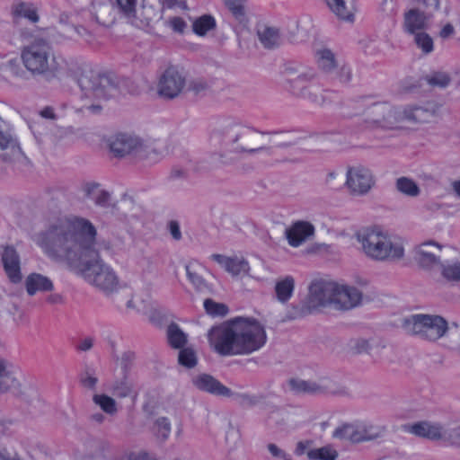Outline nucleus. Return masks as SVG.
Instances as JSON below:
<instances>
[{"mask_svg": "<svg viewBox=\"0 0 460 460\" xmlns=\"http://www.w3.org/2000/svg\"><path fill=\"white\" fill-rule=\"evenodd\" d=\"M0 148L2 150L11 149L20 151L16 137L11 132H4L0 129Z\"/></svg>", "mask_w": 460, "mask_h": 460, "instance_id": "nucleus-50", "label": "nucleus"}, {"mask_svg": "<svg viewBox=\"0 0 460 460\" xmlns=\"http://www.w3.org/2000/svg\"><path fill=\"white\" fill-rule=\"evenodd\" d=\"M349 118L367 129H393L399 125L398 108L386 102H372L369 96L350 99Z\"/></svg>", "mask_w": 460, "mask_h": 460, "instance_id": "nucleus-5", "label": "nucleus"}, {"mask_svg": "<svg viewBox=\"0 0 460 460\" xmlns=\"http://www.w3.org/2000/svg\"><path fill=\"white\" fill-rule=\"evenodd\" d=\"M10 392L26 402L39 397L38 390L6 360L0 358V393Z\"/></svg>", "mask_w": 460, "mask_h": 460, "instance_id": "nucleus-11", "label": "nucleus"}, {"mask_svg": "<svg viewBox=\"0 0 460 460\" xmlns=\"http://www.w3.org/2000/svg\"><path fill=\"white\" fill-rule=\"evenodd\" d=\"M275 296L282 304L287 303L293 296L295 289V279L292 276H286L278 279L275 284Z\"/></svg>", "mask_w": 460, "mask_h": 460, "instance_id": "nucleus-31", "label": "nucleus"}, {"mask_svg": "<svg viewBox=\"0 0 460 460\" xmlns=\"http://www.w3.org/2000/svg\"><path fill=\"white\" fill-rule=\"evenodd\" d=\"M437 270H439L440 276L444 280L447 282L460 281V261H441Z\"/></svg>", "mask_w": 460, "mask_h": 460, "instance_id": "nucleus-34", "label": "nucleus"}, {"mask_svg": "<svg viewBox=\"0 0 460 460\" xmlns=\"http://www.w3.org/2000/svg\"><path fill=\"white\" fill-rule=\"evenodd\" d=\"M395 186L398 191L409 197H417L420 192L417 183L408 177L398 178Z\"/></svg>", "mask_w": 460, "mask_h": 460, "instance_id": "nucleus-40", "label": "nucleus"}, {"mask_svg": "<svg viewBox=\"0 0 460 460\" xmlns=\"http://www.w3.org/2000/svg\"><path fill=\"white\" fill-rule=\"evenodd\" d=\"M83 102L80 111L98 114L102 110V102L114 95L116 85L111 79L92 69H84L77 78Z\"/></svg>", "mask_w": 460, "mask_h": 460, "instance_id": "nucleus-7", "label": "nucleus"}, {"mask_svg": "<svg viewBox=\"0 0 460 460\" xmlns=\"http://www.w3.org/2000/svg\"><path fill=\"white\" fill-rule=\"evenodd\" d=\"M314 234V226L309 222L297 221L285 231L288 243L292 247L302 245Z\"/></svg>", "mask_w": 460, "mask_h": 460, "instance_id": "nucleus-23", "label": "nucleus"}, {"mask_svg": "<svg viewBox=\"0 0 460 460\" xmlns=\"http://www.w3.org/2000/svg\"><path fill=\"white\" fill-rule=\"evenodd\" d=\"M193 385L203 392L217 396L231 397L233 392L208 374H200L193 377Z\"/></svg>", "mask_w": 460, "mask_h": 460, "instance_id": "nucleus-24", "label": "nucleus"}, {"mask_svg": "<svg viewBox=\"0 0 460 460\" xmlns=\"http://www.w3.org/2000/svg\"><path fill=\"white\" fill-rule=\"evenodd\" d=\"M111 391L113 394L119 398H126L128 396L137 395L133 383L126 375H124L121 379L116 380L113 383Z\"/></svg>", "mask_w": 460, "mask_h": 460, "instance_id": "nucleus-36", "label": "nucleus"}, {"mask_svg": "<svg viewBox=\"0 0 460 460\" xmlns=\"http://www.w3.org/2000/svg\"><path fill=\"white\" fill-rule=\"evenodd\" d=\"M190 89L196 93L199 94L208 89V84L203 80H195L190 84Z\"/></svg>", "mask_w": 460, "mask_h": 460, "instance_id": "nucleus-62", "label": "nucleus"}, {"mask_svg": "<svg viewBox=\"0 0 460 460\" xmlns=\"http://www.w3.org/2000/svg\"><path fill=\"white\" fill-rule=\"evenodd\" d=\"M178 361L181 366L188 368L194 367L197 365V356L191 348H185L180 350Z\"/></svg>", "mask_w": 460, "mask_h": 460, "instance_id": "nucleus-47", "label": "nucleus"}, {"mask_svg": "<svg viewBox=\"0 0 460 460\" xmlns=\"http://www.w3.org/2000/svg\"><path fill=\"white\" fill-rule=\"evenodd\" d=\"M14 12L17 15L26 18L31 22L39 21L37 9L32 4L20 3L15 6Z\"/></svg>", "mask_w": 460, "mask_h": 460, "instance_id": "nucleus-42", "label": "nucleus"}, {"mask_svg": "<svg viewBox=\"0 0 460 460\" xmlns=\"http://www.w3.org/2000/svg\"><path fill=\"white\" fill-rule=\"evenodd\" d=\"M240 434L239 432L231 428L226 434V443L228 445L230 449H234L239 442Z\"/></svg>", "mask_w": 460, "mask_h": 460, "instance_id": "nucleus-54", "label": "nucleus"}, {"mask_svg": "<svg viewBox=\"0 0 460 460\" xmlns=\"http://www.w3.org/2000/svg\"><path fill=\"white\" fill-rule=\"evenodd\" d=\"M314 60L318 69L327 75H339L341 78V73H340V64L337 59L336 54L330 49L321 48L314 51Z\"/></svg>", "mask_w": 460, "mask_h": 460, "instance_id": "nucleus-22", "label": "nucleus"}, {"mask_svg": "<svg viewBox=\"0 0 460 460\" xmlns=\"http://www.w3.org/2000/svg\"><path fill=\"white\" fill-rule=\"evenodd\" d=\"M378 348L385 349V344L383 341L374 342L373 340L361 337L352 338L349 343V350L352 355H360L362 353L370 355L373 349Z\"/></svg>", "mask_w": 460, "mask_h": 460, "instance_id": "nucleus-29", "label": "nucleus"}, {"mask_svg": "<svg viewBox=\"0 0 460 460\" xmlns=\"http://www.w3.org/2000/svg\"><path fill=\"white\" fill-rule=\"evenodd\" d=\"M185 270L189 280L194 285L196 288L200 290L206 287V282L204 279L196 271L194 263L187 264Z\"/></svg>", "mask_w": 460, "mask_h": 460, "instance_id": "nucleus-51", "label": "nucleus"}, {"mask_svg": "<svg viewBox=\"0 0 460 460\" xmlns=\"http://www.w3.org/2000/svg\"><path fill=\"white\" fill-rule=\"evenodd\" d=\"M214 145H223L232 159H243L261 153L271 154V148L261 146V132L237 120H226L210 133Z\"/></svg>", "mask_w": 460, "mask_h": 460, "instance_id": "nucleus-3", "label": "nucleus"}, {"mask_svg": "<svg viewBox=\"0 0 460 460\" xmlns=\"http://www.w3.org/2000/svg\"><path fill=\"white\" fill-rule=\"evenodd\" d=\"M83 190L85 196L98 206L108 207L111 204V194L101 189L100 184L96 182L85 183Z\"/></svg>", "mask_w": 460, "mask_h": 460, "instance_id": "nucleus-30", "label": "nucleus"}, {"mask_svg": "<svg viewBox=\"0 0 460 460\" xmlns=\"http://www.w3.org/2000/svg\"><path fill=\"white\" fill-rule=\"evenodd\" d=\"M233 15L243 22L245 18L246 0H224Z\"/></svg>", "mask_w": 460, "mask_h": 460, "instance_id": "nucleus-43", "label": "nucleus"}, {"mask_svg": "<svg viewBox=\"0 0 460 460\" xmlns=\"http://www.w3.org/2000/svg\"><path fill=\"white\" fill-rule=\"evenodd\" d=\"M429 18V14L420 12L419 9L409 10L404 13L403 27L405 31L410 34L418 33V31L426 28Z\"/></svg>", "mask_w": 460, "mask_h": 460, "instance_id": "nucleus-25", "label": "nucleus"}, {"mask_svg": "<svg viewBox=\"0 0 460 460\" xmlns=\"http://www.w3.org/2000/svg\"><path fill=\"white\" fill-rule=\"evenodd\" d=\"M376 184V179L368 168L361 164L351 166L347 170V189L354 196H365Z\"/></svg>", "mask_w": 460, "mask_h": 460, "instance_id": "nucleus-14", "label": "nucleus"}, {"mask_svg": "<svg viewBox=\"0 0 460 460\" xmlns=\"http://www.w3.org/2000/svg\"><path fill=\"white\" fill-rule=\"evenodd\" d=\"M261 43L267 49L278 47L281 43L279 30L275 27L262 26L258 30Z\"/></svg>", "mask_w": 460, "mask_h": 460, "instance_id": "nucleus-32", "label": "nucleus"}, {"mask_svg": "<svg viewBox=\"0 0 460 460\" xmlns=\"http://www.w3.org/2000/svg\"><path fill=\"white\" fill-rule=\"evenodd\" d=\"M349 4V10H347V22L353 23L355 14L358 12L359 8L356 0H347V4Z\"/></svg>", "mask_w": 460, "mask_h": 460, "instance_id": "nucleus-61", "label": "nucleus"}, {"mask_svg": "<svg viewBox=\"0 0 460 460\" xmlns=\"http://www.w3.org/2000/svg\"><path fill=\"white\" fill-rule=\"evenodd\" d=\"M292 94L316 105H323L324 103V97L321 89L313 83L305 84L303 88L292 93Z\"/></svg>", "mask_w": 460, "mask_h": 460, "instance_id": "nucleus-33", "label": "nucleus"}, {"mask_svg": "<svg viewBox=\"0 0 460 460\" xmlns=\"http://www.w3.org/2000/svg\"><path fill=\"white\" fill-rule=\"evenodd\" d=\"M289 390L296 394H318L323 393L324 389L316 382L291 378L288 382Z\"/></svg>", "mask_w": 460, "mask_h": 460, "instance_id": "nucleus-28", "label": "nucleus"}, {"mask_svg": "<svg viewBox=\"0 0 460 460\" xmlns=\"http://www.w3.org/2000/svg\"><path fill=\"white\" fill-rule=\"evenodd\" d=\"M440 252L441 246L438 243L434 242L423 243L416 248L414 259L420 268L433 271L441 263Z\"/></svg>", "mask_w": 460, "mask_h": 460, "instance_id": "nucleus-19", "label": "nucleus"}, {"mask_svg": "<svg viewBox=\"0 0 460 460\" xmlns=\"http://www.w3.org/2000/svg\"><path fill=\"white\" fill-rule=\"evenodd\" d=\"M267 449L270 453L272 457H274L276 459L286 460L288 456V455L285 452V450H283L282 448H280L279 446H277L274 443L268 444Z\"/></svg>", "mask_w": 460, "mask_h": 460, "instance_id": "nucleus-56", "label": "nucleus"}, {"mask_svg": "<svg viewBox=\"0 0 460 460\" xmlns=\"http://www.w3.org/2000/svg\"><path fill=\"white\" fill-rule=\"evenodd\" d=\"M306 456L309 460H335L338 452L332 446L327 445L308 450Z\"/></svg>", "mask_w": 460, "mask_h": 460, "instance_id": "nucleus-38", "label": "nucleus"}, {"mask_svg": "<svg viewBox=\"0 0 460 460\" xmlns=\"http://www.w3.org/2000/svg\"><path fill=\"white\" fill-rule=\"evenodd\" d=\"M127 460H156L153 458L149 454L140 451L130 453L127 456Z\"/></svg>", "mask_w": 460, "mask_h": 460, "instance_id": "nucleus-64", "label": "nucleus"}, {"mask_svg": "<svg viewBox=\"0 0 460 460\" xmlns=\"http://www.w3.org/2000/svg\"><path fill=\"white\" fill-rule=\"evenodd\" d=\"M204 307L206 312L212 316H224L227 314V306L221 303H217L212 299H206L204 301Z\"/></svg>", "mask_w": 460, "mask_h": 460, "instance_id": "nucleus-49", "label": "nucleus"}, {"mask_svg": "<svg viewBox=\"0 0 460 460\" xmlns=\"http://www.w3.org/2000/svg\"><path fill=\"white\" fill-rule=\"evenodd\" d=\"M402 328L409 335L436 341L447 333L448 324L440 315L416 314L404 317L402 320Z\"/></svg>", "mask_w": 460, "mask_h": 460, "instance_id": "nucleus-9", "label": "nucleus"}, {"mask_svg": "<svg viewBox=\"0 0 460 460\" xmlns=\"http://www.w3.org/2000/svg\"><path fill=\"white\" fill-rule=\"evenodd\" d=\"M25 288L29 296L37 292H48L54 288L52 281L40 273H31L25 279Z\"/></svg>", "mask_w": 460, "mask_h": 460, "instance_id": "nucleus-26", "label": "nucleus"}, {"mask_svg": "<svg viewBox=\"0 0 460 460\" xmlns=\"http://www.w3.org/2000/svg\"><path fill=\"white\" fill-rule=\"evenodd\" d=\"M168 23L176 32L182 33L186 28V22L181 17H172L169 20Z\"/></svg>", "mask_w": 460, "mask_h": 460, "instance_id": "nucleus-59", "label": "nucleus"}, {"mask_svg": "<svg viewBox=\"0 0 460 460\" xmlns=\"http://www.w3.org/2000/svg\"><path fill=\"white\" fill-rule=\"evenodd\" d=\"M367 279L352 275L347 284V310L354 309L372 300Z\"/></svg>", "mask_w": 460, "mask_h": 460, "instance_id": "nucleus-16", "label": "nucleus"}, {"mask_svg": "<svg viewBox=\"0 0 460 460\" xmlns=\"http://www.w3.org/2000/svg\"><path fill=\"white\" fill-rule=\"evenodd\" d=\"M385 433L383 426L372 425L364 421L347 424V439L351 443H362L381 438Z\"/></svg>", "mask_w": 460, "mask_h": 460, "instance_id": "nucleus-18", "label": "nucleus"}, {"mask_svg": "<svg viewBox=\"0 0 460 460\" xmlns=\"http://www.w3.org/2000/svg\"><path fill=\"white\" fill-rule=\"evenodd\" d=\"M427 438L429 439H438L441 438L444 435L443 429L439 425H428V430H427Z\"/></svg>", "mask_w": 460, "mask_h": 460, "instance_id": "nucleus-57", "label": "nucleus"}, {"mask_svg": "<svg viewBox=\"0 0 460 460\" xmlns=\"http://www.w3.org/2000/svg\"><path fill=\"white\" fill-rule=\"evenodd\" d=\"M67 38L74 39L75 35L85 37L89 34L86 29L82 26L70 25L66 28Z\"/></svg>", "mask_w": 460, "mask_h": 460, "instance_id": "nucleus-58", "label": "nucleus"}, {"mask_svg": "<svg viewBox=\"0 0 460 460\" xmlns=\"http://www.w3.org/2000/svg\"><path fill=\"white\" fill-rule=\"evenodd\" d=\"M216 26V21L211 15H202L193 22V31L199 35L204 36L207 32Z\"/></svg>", "mask_w": 460, "mask_h": 460, "instance_id": "nucleus-41", "label": "nucleus"}, {"mask_svg": "<svg viewBox=\"0 0 460 460\" xmlns=\"http://www.w3.org/2000/svg\"><path fill=\"white\" fill-rule=\"evenodd\" d=\"M156 436L162 440H166L171 434V422L165 417L156 419L154 426Z\"/></svg>", "mask_w": 460, "mask_h": 460, "instance_id": "nucleus-45", "label": "nucleus"}, {"mask_svg": "<svg viewBox=\"0 0 460 460\" xmlns=\"http://www.w3.org/2000/svg\"><path fill=\"white\" fill-rule=\"evenodd\" d=\"M150 305L149 296H146V298L141 297L138 294H134L131 296L130 299H128L126 303V306L128 309L135 310L137 312L145 311L148 308Z\"/></svg>", "mask_w": 460, "mask_h": 460, "instance_id": "nucleus-46", "label": "nucleus"}, {"mask_svg": "<svg viewBox=\"0 0 460 460\" xmlns=\"http://www.w3.org/2000/svg\"><path fill=\"white\" fill-rule=\"evenodd\" d=\"M167 337L170 345L174 349H181L187 343V335L175 323L168 326Z\"/></svg>", "mask_w": 460, "mask_h": 460, "instance_id": "nucleus-39", "label": "nucleus"}, {"mask_svg": "<svg viewBox=\"0 0 460 460\" xmlns=\"http://www.w3.org/2000/svg\"><path fill=\"white\" fill-rule=\"evenodd\" d=\"M94 343V339L92 337H86L81 340L76 345V349L80 351H88L90 350Z\"/></svg>", "mask_w": 460, "mask_h": 460, "instance_id": "nucleus-63", "label": "nucleus"}, {"mask_svg": "<svg viewBox=\"0 0 460 460\" xmlns=\"http://www.w3.org/2000/svg\"><path fill=\"white\" fill-rule=\"evenodd\" d=\"M139 0H115L118 13L127 22L138 29L147 28L153 20V10L144 5L138 6Z\"/></svg>", "mask_w": 460, "mask_h": 460, "instance_id": "nucleus-13", "label": "nucleus"}, {"mask_svg": "<svg viewBox=\"0 0 460 460\" xmlns=\"http://www.w3.org/2000/svg\"><path fill=\"white\" fill-rule=\"evenodd\" d=\"M95 21L103 26L112 25L117 18V8L112 3H101L93 7Z\"/></svg>", "mask_w": 460, "mask_h": 460, "instance_id": "nucleus-27", "label": "nucleus"}, {"mask_svg": "<svg viewBox=\"0 0 460 460\" xmlns=\"http://www.w3.org/2000/svg\"><path fill=\"white\" fill-rule=\"evenodd\" d=\"M80 384L84 388L93 391L98 384V378L94 375L85 372L80 376Z\"/></svg>", "mask_w": 460, "mask_h": 460, "instance_id": "nucleus-53", "label": "nucleus"}, {"mask_svg": "<svg viewBox=\"0 0 460 460\" xmlns=\"http://www.w3.org/2000/svg\"><path fill=\"white\" fill-rule=\"evenodd\" d=\"M344 294L345 285L342 282L328 276L314 279L308 287L307 300L296 317H304L321 309L342 312L345 309Z\"/></svg>", "mask_w": 460, "mask_h": 460, "instance_id": "nucleus-6", "label": "nucleus"}, {"mask_svg": "<svg viewBox=\"0 0 460 460\" xmlns=\"http://www.w3.org/2000/svg\"><path fill=\"white\" fill-rule=\"evenodd\" d=\"M93 225L83 217L59 221L35 236L46 254L66 261L88 284L110 295L117 291L119 278L100 254Z\"/></svg>", "mask_w": 460, "mask_h": 460, "instance_id": "nucleus-1", "label": "nucleus"}, {"mask_svg": "<svg viewBox=\"0 0 460 460\" xmlns=\"http://www.w3.org/2000/svg\"><path fill=\"white\" fill-rule=\"evenodd\" d=\"M426 81L433 87L445 88L450 84L451 78L447 73L434 72L426 76Z\"/></svg>", "mask_w": 460, "mask_h": 460, "instance_id": "nucleus-44", "label": "nucleus"}, {"mask_svg": "<svg viewBox=\"0 0 460 460\" xmlns=\"http://www.w3.org/2000/svg\"><path fill=\"white\" fill-rule=\"evenodd\" d=\"M4 272L12 283H20L22 279L21 260L17 251L13 246H4L1 254Z\"/></svg>", "mask_w": 460, "mask_h": 460, "instance_id": "nucleus-21", "label": "nucleus"}, {"mask_svg": "<svg viewBox=\"0 0 460 460\" xmlns=\"http://www.w3.org/2000/svg\"><path fill=\"white\" fill-rule=\"evenodd\" d=\"M110 151L118 157L133 155L139 159L149 158L156 154V148L151 141L144 140L137 136L128 133H118L107 140Z\"/></svg>", "mask_w": 460, "mask_h": 460, "instance_id": "nucleus-10", "label": "nucleus"}, {"mask_svg": "<svg viewBox=\"0 0 460 460\" xmlns=\"http://www.w3.org/2000/svg\"><path fill=\"white\" fill-rule=\"evenodd\" d=\"M210 347L220 356H247L267 341L264 326L252 317H234L212 327L208 332Z\"/></svg>", "mask_w": 460, "mask_h": 460, "instance_id": "nucleus-2", "label": "nucleus"}, {"mask_svg": "<svg viewBox=\"0 0 460 460\" xmlns=\"http://www.w3.org/2000/svg\"><path fill=\"white\" fill-rule=\"evenodd\" d=\"M135 358H136V354L134 351L127 350V351L123 352V354L121 355V358H120L119 364L124 371H127L131 367Z\"/></svg>", "mask_w": 460, "mask_h": 460, "instance_id": "nucleus-55", "label": "nucleus"}, {"mask_svg": "<svg viewBox=\"0 0 460 460\" xmlns=\"http://www.w3.org/2000/svg\"><path fill=\"white\" fill-rule=\"evenodd\" d=\"M283 74L291 93L300 90L305 84L314 83L318 78L316 69L304 64H287Z\"/></svg>", "mask_w": 460, "mask_h": 460, "instance_id": "nucleus-15", "label": "nucleus"}, {"mask_svg": "<svg viewBox=\"0 0 460 460\" xmlns=\"http://www.w3.org/2000/svg\"><path fill=\"white\" fill-rule=\"evenodd\" d=\"M414 35V42L423 53L429 54L433 50V40L429 34L420 31Z\"/></svg>", "mask_w": 460, "mask_h": 460, "instance_id": "nucleus-48", "label": "nucleus"}, {"mask_svg": "<svg viewBox=\"0 0 460 460\" xmlns=\"http://www.w3.org/2000/svg\"><path fill=\"white\" fill-rule=\"evenodd\" d=\"M363 254L376 262H398L405 257L404 242L380 226L360 227L353 234Z\"/></svg>", "mask_w": 460, "mask_h": 460, "instance_id": "nucleus-4", "label": "nucleus"}, {"mask_svg": "<svg viewBox=\"0 0 460 460\" xmlns=\"http://www.w3.org/2000/svg\"><path fill=\"white\" fill-rule=\"evenodd\" d=\"M210 259L218 263L226 272L234 278L243 279L249 276L250 264L242 256H226L223 254H212Z\"/></svg>", "mask_w": 460, "mask_h": 460, "instance_id": "nucleus-20", "label": "nucleus"}, {"mask_svg": "<svg viewBox=\"0 0 460 460\" xmlns=\"http://www.w3.org/2000/svg\"><path fill=\"white\" fill-rule=\"evenodd\" d=\"M418 2L426 8V14H429V17L433 12L438 10L440 4L439 0H418Z\"/></svg>", "mask_w": 460, "mask_h": 460, "instance_id": "nucleus-60", "label": "nucleus"}, {"mask_svg": "<svg viewBox=\"0 0 460 460\" xmlns=\"http://www.w3.org/2000/svg\"><path fill=\"white\" fill-rule=\"evenodd\" d=\"M329 10L339 19H345V0H324Z\"/></svg>", "mask_w": 460, "mask_h": 460, "instance_id": "nucleus-52", "label": "nucleus"}, {"mask_svg": "<svg viewBox=\"0 0 460 460\" xmlns=\"http://www.w3.org/2000/svg\"><path fill=\"white\" fill-rule=\"evenodd\" d=\"M184 86V76L175 67L171 66L161 75L157 93L164 99H173L182 92Z\"/></svg>", "mask_w": 460, "mask_h": 460, "instance_id": "nucleus-17", "label": "nucleus"}, {"mask_svg": "<svg viewBox=\"0 0 460 460\" xmlns=\"http://www.w3.org/2000/svg\"><path fill=\"white\" fill-rule=\"evenodd\" d=\"M22 60L32 75L47 79L57 77L66 66L65 60L56 57L50 45L42 39H36L23 48Z\"/></svg>", "mask_w": 460, "mask_h": 460, "instance_id": "nucleus-8", "label": "nucleus"}, {"mask_svg": "<svg viewBox=\"0 0 460 460\" xmlns=\"http://www.w3.org/2000/svg\"><path fill=\"white\" fill-rule=\"evenodd\" d=\"M399 124L412 127L435 122L439 116V105L434 102L412 103L398 108Z\"/></svg>", "mask_w": 460, "mask_h": 460, "instance_id": "nucleus-12", "label": "nucleus"}, {"mask_svg": "<svg viewBox=\"0 0 460 460\" xmlns=\"http://www.w3.org/2000/svg\"><path fill=\"white\" fill-rule=\"evenodd\" d=\"M234 400L237 403L243 408H252L261 406L265 403L266 396L263 394H234Z\"/></svg>", "mask_w": 460, "mask_h": 460, "instance_id": "nucleus-37", "label": "nucleus"}, {"mask_svg": "<svg viewBox=\"0 0 460 460\" xmlns=\"http://www.w3.org/2000/svg\"><path fill=\"white\" fill-rule=\"evenodd\" d=\"M93 402L103 412L110 416H114L118 412V406L115 399L105 394H93Z\"/></svg>", "mask_w": 460, "mask_h": 460, "instance_id": "nucleus-35", "label": "nucleus"}]
</instances>
